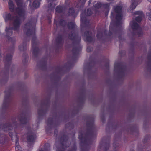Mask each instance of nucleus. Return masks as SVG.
<instances>
[{"label":"nucleus","instance_id":"nucleus-1","mask_svg":"<svg viewBox=\"0 0 151 151\" xmlns=\"http://www.w3.org/2000/svg\"><path fill=\"white\" fill-rule=\"evenodd\" d=\"M18 6L15 9V12L17 14L19 17L14 15L12 18L11 15L10 13L5 14L4 17L5 22L10 20L13 25V28H9L8 29L6 27V31L7 36L12 35L13 33V29L17 31L18 30L21 22V19H24L26 15V12L23 4L21 0H15Z\"/></svg>","mask_w":151,"mask_h":151},{"label":"nucleus","instance_id":"nucleus-2","mask_svg":"<svg viewBox=\"0 0 151 151\" xmlns=\"http://www.w3.org/2000/svg\"><path fill=\"white\" fill-rule=\"evenodd\" d=\"M35 20H33L26 23L25 25L24 30L27 36L32 35L33 36L32 39V48L33 49V54L35 56H36L38 53L39 49L37 47L36 38L35 37Z\"/></svg>","mask_w":151,"mask_h":151},{"label":"nucleus","instance_id":"nucleus-3","mask_svg":"<svg viewBox=\"0 0 151 151\" xmlns=\"http://www.w3.org/2000/svg\"><path fill=\"white\" fill-rule=\"evenodd\" d=\"M113 9L116 14V25L119 27L123 24L124 21L122 13V6L120 5H117L114 7Z\"/></svg>","mask_w":151,"mask_h":151},{"label":"nucleus","instance_id":"nucleus-4","mask_svg":"<svg viewBox=\"0 0 151 151\" xmlns=\"http://www.w3.org/2000/svg\"><path fill=\"white\" fill-rule=\"evenodd\" d=\"M130 25L133 31V34L134 35H137L138 37H140L143 35L141 28L139 26L138 24L134 21H132L130 23Z\"/></svg>","mask_w":151,"mask_h":151},{"label":"nucleus","instance_id":"nucleus-5","mask_svg":"<svg viewBox=\"0 0 151 151\" xmlns=\"http://www.w3.org/2000/svg\"><path fill=\"white\" fill-rule=\"evenodd\" d=\"M114 70L116 72L118 71L120 75L123 76L126 72L125 67L121 63L119 62H115L114 64Z\"/></svg>","mask_w":151,"mask_h":151},{"label":"nucleus","instance_id":"nucleus-6","mask_svg":"<svg viewBox=\"0 0 151 151\" xmlns=\"http://www.w3.org/2000/svg\"><path fill=\"white\" fill-rule=\"evenodd\" d=\"M63 140L62 142V144L63 147L60 150L58 148H57V151H65V148L67 147L68 146L67 145L68 143V140L66 139L65 137H63ZM76 146L75 144H74L73 147H72V148L68 151H76Z\"/></svg>","mask_w":151,"mask_h":151},{"label":"nucleus","instance_id":"nucleus-7","mask_svg":"<svg viewBox=\"0 0 151 151\" xmlns=\"http://www.w3.org/2000/svg\"><path fill=\"white\" fill-rule=\"evenodd\" d=\"M41 0H35L33 3L32 6H31L30 5L32 0H27V1L28 2H29V7L30 9H33L34 8H37L40 5V2Z\"/></svg>","mask_w":151,"mask_h":151},{"label":"nucleus","instance_id":"nucleus-8","mask_svg":"<svg viewBox=\"0 0 151 151\" xmlns=\"http://www.w3.org/2000/svg\"><path fill=\"white\" fill-rule=\"evenodd\" d=\"M132 2L128 9V12H132L136 6L138 4V0H132Z\"/></svg>","mask_w":151,"mask_h":151},{"label":"nucleus","instance_id":"nucleus-9","mask_svg":"<svg viewBox=\"0 0 151 151\" xmlns=\"http://www.w3.org/2000/svg\"><path fill=\"white\" fill-rule=\"evenodd\" d=\"M84 36L85 40L88 42H91L93 39L92 37L91 33L89 31H86L84 33Z\"/></svg>","mask_w":151,"mask_h":151},{"label":"nucleus","instance_id":"nucleus-10","mask_svg":"<svg viewBox=\"0 0 151 151\" xmlns=\"http://www.w3.org/2000/svg\"><path fill=\"white\" fill-rule=\"evenodd\" d=\"M134 14L138 15V16L136 17L135 20L138 22H140L144 15L143 12L141 11H137L135 12Z\"/></svg>","mask_w":151,"mask_h":151},{"label":"nucleus","instance_id":"nucleus-11","mask_svg":"<svg viewBox=\"0 0 151 151\" xmlns=\"http://www.w3.org/2000/svg\"><path fill=\"white\" fill-rule=\"evenodd\" d=\"M36 139V136L34 134L31 133L28 135L27 137V141L29 143H32Z\"/></svg>","mask_w":151,"mask_h":151},{"label":"nucleus","instance_id":"nucleus-12","mask_svg":"<svg viewBox=\"0 0 151 151\" xmlns=\"http://www.w3.org/2000/svg\"><path fill=\"white\" fill-rule=\"evenodd\" d=\"M79 138L83 143H85L87 142V137H86L83 133L82 132H79Z\"/></svg>","mask_w":151,"mask_h":151},{"label":"nucleus","instance_id":"nucleus-13","mask_svg":"<svg viewBox=\"0 0 151 151\" xmlns=\"http://www.w3.org/2000/svg\"><path fill=\"white\" fill-rule=\"evenodd\" d=\"M81 47H74L72 50V52L74 55H77L81 51Z\"/></svg>","mask_w":151,"mask_h":151},{"label":"nucleus","instance_id":"nucleus-14","mask_svg":"<svg viewBox=\"0 0 151 151\" xmlns=\"http://www.w3.org/2000/svg\"><path fill=\"white\" fill-rule=\"evenodd\" d=\"M109 145L108 143H105L104 145L103 144H100L99 146V148L103 149L104 151H106L109 149Z\"/></svg>","mask_w":151,"mask_h":151},{"label":"nucleus","instance_id":"nucleus-15","mask_svg":"<svg viewBox=\"0 0 151 151\" xmlns=\"http://www.w3.org/2000/svg\"><path fill=\"white\" fill-rule=\"evenodd\" d=\"M65 9V8L61 6H58L56 8L55 15L56 16L57 13H61Z\"/></svg>","mask_w":151,"mask_h":151},{"label":"nucleus","instance_id":"nucleus-16","mask_svg":"<svg viewBox=\"0 0 151 151\" xmlns=\"http://www.w3.org/2000/svg\"><path fill=\"white\" fill-rule=\"evenodd\" d=\"M20 117L21 118L19 119L20 123L22 124H24L26 123L27 121L25 115L24 114H22Z\"/></svg>","mask_w":151,"mask_h":151},{"label":"nucleus","instance_id":"nucleus-17","mask_svg":"<svg viewBox=\"0 0 151 151\" xmlns=\"http://www.w3.org/2000/svg\"><path fill=\"white\" fill-rule=\"evenodd\" d=\"M68 28L70 29L76 30V25L74 22H70L67 25Z\"/></svg>","mask_w":151,"mask_h":151},{"label":"nucleus","instance_id":"nucleus-18","mask_svg":"<svg viewBox=\"0 0 151 151\" xmlns=\"http://www.w3.org/2000/svg\"><path fill=\"white\" fill-rule=\"evenodd\" d=\"M12 128V126L9 124H7L4 125L3 129L5 132H8V131L11 130Z\"/></svg>","mask_w":151,"mask_h":151},{"label":"nucleus","instance_id":"nucleus-19","mask_svg":"<svg viewBox=\"0 0 151 151\" xmlns=\"http://www.w3.org/2000/svg\"><path fill=\"white\" fill-rule=\"evenodd\" d=\"M69 38L72 40H76L77 39L80 40V38L78 37L77 35L75 33H73L72 34H70L69 36Z\"/></svg>","mask_w":151,"mask_h":151},{"label":"nucleus","instance_id":"nucleus-20","mask_svg":"<svg viewBox=\"0 0 151 151\" xmlns=\"http://www.w3.org/2000/svg\"><path fill=\"white\" fill-rule=\"evenodd\" d=\"M8 4L10 10L12 12L14 11V6L13 1L12 0H9Z\"/></svg>","mask_w":151,"mask_h":151},{"label":"nucleus","instance_id":"nucleus-21","mask_svg":"<svg viewBox=\"0 0 151 151\" xmlns=\"http://www.w3.org/2000/svg\"><path fill=\"white\" fill-rule=\"evenodd\" d=\"M81 21L82 23L84 24H86L88 22V20L86 19V18L83 17V14H81L80 15Z\"/></svg>","mask_w":151,"mask_h":151},{"label":"nucleus","instance_id":"nucleus-22","mask_svg":"<svg viewBox=\"0 0 151 151\" xmlns=\"http://www.w3.org/2000/svg\"><path fill=\"white\" fill-rule=\"evenodd\" d=\"M26 45L25 42H24L22 45L19 46V48L20 51H24L26 49Z\"/></svg>","mask_w":151,"mask_h":151},{"label":"nucleus","instance_id":"nucleus-23","mask_svg":"<svg viewBox=\"0 0 151 151\" xmlns=\"http://www.w3.org/2000/svg\"><path fill=\"white\" fill-rule=\"evenodd\" d=\"M12 58V54H10L9 55H7L6 57V61L8 64H9L10 61L11 60Z\"/></svg>","mask_w":151,"mask_h":151},{"label":"nucleus","instance_id":"nucleus-24","mask_svg":"<svg viewBox=\"0 0 151 151\" xmlns=\"http://www.w3.org/2000/svg\"><path fill=\"white\" fill-rule=\"evenodd\" d=\"M63 41V38L61 36H58L56 39V42L58 44L61 43Z\"/></svg>","mask_w":151,"mask_h":151},{"label":"nucleus","instance_id":"nucleus-25","mask_svg":"<svg viewBox=\"0 0 151 151\" xmlns=\"http://www.w3.org/2000/svg\"><path fill=\"white\" fill-rule=\"evenodd\" d=\"M10 93L9 92L8 93L6 92V91L5 92V99L4 101V104H5L7 101H8V99L10 96Z\"/></svg>","mask_w":151,"mask_h":151},{"label":"nucleus","instance_id":"nucleus-26","mask_svg":"<svg viewBox=\"0 0 151 151\" xmlns=\"http://www.w3.org/2000/svg\"><path fill=\"white\" fill-rule=\"evenodd\" d=\"M68 14L69 15L75 16V15L74 11L73 8H70L69 9Z\"/></svg>","mask_w":151,"mask_h":151},{"label":"nucleus","instance_id":"nucleus-27","mask_svg":"<svg viewBox=\"0 0 151 151\" xmlns=\"http://www.w3.org/2000/svg\"><path fill=\"white\" fill-rule=\"evenodd\" d=\"M9 135L10 136V137L12 138V139H13V138H14L17 139V140L18 139L16 135V134L14 133L13 134L11 133L10 132H9Z\"/></svg>","mask_w":151,"mask_h":151},{"label":"nucleus","instance_id":"nucleus-28","mask_svg":"<svg viewBox=\"0 0 151 151\" xmlns=\"http://www.w3.org/2000/svg\"><path fill=\"white\" fill-rule=\"evenodd\" d=\"M53 123V119L52 118L49 119L47 121V125H51Z\"/></svg>","mask_w":151,"mask_h":151},{"label":"nucleus","instance_id":"nucleus-29","mask_svg":"<svg viewBox=\"0 0 151 151\" xmlns=\"http://www.w3.org/2000/svg\"><path fill=\"white\" fill-rule=\"evenodd\" d=\"M27 56L25 53L24 54L22 57V60L24 62H25L26 61L27 59Z\"/></svg>","mask_w":151,"mask_h":151},{"label":"nucleus","instance_id":"nucleus-30","mask_svg":"<svg viewBox=\"0 0 151 151\" xmlns=\"http://www.w3.org/2000/svg\"><path fill=\"white\" fill-rule=\"evenodd\" d=\"M59 24L60 25L65 26L66 25V21L65 20H61L59 22Z\"/></svg>","mask_w":151,"mask_h":151},{"label":"nucleus","instance_id":"nucleus-31","mask_svg":"<svg viewBox=\"0 0 151 151\" xmlns=\"http://www.w3.org/2000/svg\"><path fill=\"white\" fill-rule=\"evenodd\" d=\"M102 33L99 31H98L97 35V37L98 39H99L102 37Z\"/></svg>","mask_w":151,"mask_h":151},{"label":"nucleus","instance_id":"nucleus-32","mask_svg":"<svg viewBox=\"0 0 151 151\" xmlns=\"http://www.w3.org/2000/svg\"><path fill=\"white\" fill-rule=\"evenodd\" d=\"M92 13L91 10L90 9H88L87 10L86 15L88 16H90L91 15Z\"/></svg>","mask_w":151,"mask_h":151},{"label":"nucleus","instance_id":"nucleus-33","mask_svg":"<svg viewBox=\"0 0 151 151\" xmlns=\"http://www.w3.org/2000/svg\"><path fill=\"white\" fill-rule=\"evenodd\" d=\"M101 6V4L100 3H97L94 5V6L95 8L98 9Z\"/></svg>","mask_w":151,"mask_h":151},{"label":"nucleus","instance_id":"nucleus-34","mask_svg":"<svg viewBox=\"0 0 151 151\" xmlns=\"http://www.w3.org/2000/svg\"><path fill=\"white\" fill-rule=\"evenodd\" d=\"M38 114L40 115H42L43 114V113H44V111L42 110H38Z\"/></svg>","mask_w":151,"mask_h":151},{"label":"nucleus","instance_id":"nucleus-35","mask_svg":"<svg viewBox=\"0 0 151 151\" xmlns=\"http://www.w3.org/2000/svg\"><path fill=\"white\" fill-rule=\"evenodd\" d=\"M147 15L148 16V19L151 21V13H147Z\"/></svg>","mask_w":151,"mask_h":151},{"label":"nucleus","instance_id":"nucleus-36","mask_svg":"<svg viewBox=\"0 0 151 151\" xmlns=\"http://www.w3.org/2000/svg\"><path fill=\"white\" fill-rule=\"evenodd\" d=\"M93 50V48L91 47H88L87 48V51L88 52H91Z\"/></svg>","mask_w":151,"mask_h":151},{"label":"nucleus","instance_id":"nucleus-37","mask_svg":"<svg viewBox=\"0 0 151 151\" xmlns=\"http://www.w3.org/2000/svg\"><path fill=\"white\" fill-rule=\"evenodd\" d=\"M114 14L113 12H111V19L112 20L113 18H114Z\"/></svg>","mask_w":151,"mask_h":151},{"label":"nucleus","instance_id":"nucleus-38","mask_svg":"<svg viewBox=\"0 0 151 151\" xmlns=\"http://www.w3.org/2000/svg\"><path fill=\"white\" fill-rule=\"evenodd\" d=\"M91 0H90L88 2V5L89 4H90L91 3Z\"/></svg>","mask_w":151,"mask_h":151},{"label":"nucleus","instance_id":"nucleus-39","mask_svg":"<svg viewBox=\"0 0 151 151\" xmlns=\"http://www.w3.org/2000/svg\"><path fill=\"white\" fill-rule=\"evenodd\" d=\"M54 24H56V25H57V24L56 23L55 20V19H54Z\"/></svg>","mask_w":151,"mask_h":151},{"label":"nucleus","instance_id":"nucleus-40","mask_svg":"<svg viewBox=\"0 0 151 151\" xmlns=\"http://www.w3.org/2000/svg\"><path fill=\"white\" fill-rule=\"evenodd\" d=\"M13 125H16V123H15V122H14V123H13Z\"/></svg>","mask_w":151,"mask_h":151},{"label":"nucleus","instance_id":"nucleus-41","mask_svg":"<svg viewBox=\"0 0 151 151\" xmlns=\"http://www.w3.org/2000/svg\"><path fill=\"white\" fill-rule=\"evenodd\" d=\"M11 40H12L11 38H9V41H11Z\"/></svg>","mask_w":151,"mask_h":151},{"label":"nucleus","instance_id":"nucleus-42","mask_svg":"<svg viewBox=\"0 0 151 151\" xmlns=\"http://www.w3.org/2000/svg\"><path fill=\"white\" fill-rule=\"evenodd\" d=\"M149 2H151V0H147Z\"/></svg>","mask_w":151,"mask_h":151},{"label":"nucleus","instance_id":"nucleus-43","mask_svg":"<svg viewBox=\"0 0 151 151\" xmlns=\"http://www.w3.org/2000/svg\"><path fill=\"white\" fill-rule=\"evenodd\" d=\"M113 23V21H112L111 22V24H112Z\"/></svg>","mask_w":151,"mask_h":151},{"label":"nucleus","instance_id":"nucleus-44","mask_svg":"<svg viewBox=\"0 0 151 151\" xmlns=\"http://www.w3.org/2000/svg\"><path fill=\"white\" fill-rule=\"evenodd\" d=\"M150 12H151V8H150Z\"/></svg>","mask_w":151,"mask_h":151},{"label":"nucleus","instance_id":"nucleus-45","mask_svg":"<svg viewBox=\"0 0 151 151\" xmlns=\"http://www.w3.org/2000/svg\"><path fill=\"white\" fill-rule=\"evenodd\" d=\"M40 151H44L43 150H40Z\"/></svg>","mask_w":151,"mask_h":151},{"label":"nucleus","instance_id":"nucleus-46","mask_svg":"<svg viewBox=\"0 0 151 151\" xmlns=\"http://www.w3.org/2000/svg\"><path fill=\"white\" fill-rule=\"evenodd\" d=\"M5 67L6 66V63L5 64Z\"/></svg>","mask_w":151,"mask_h":151},{"label":"nucleus","instance_id":"nucleus-47","mask_svg":"<svg viewBox=\"0 0 151 151\" xmlns=\"http://www.w3.org/2000/svg\"><path fill=\"white\" fill-rule=\"evenodd\" d=\"M17 126H20V125H17Z\"/></svg>","mask_w":151,"mask_h":151},{"label":"nucleus","instance_id":"nucleus-48","mask_svg":"<svg viewBox=\"0 0 151 151\" xmlns=\"http://www.w3.org/2000/svg\"><path fill=\"white\" fill-rule=\"evenodd\" d=\"M130 151H134V150H131Z\"/></svg>","mask_w":151,"mask_h":151},{"label":"nucleus","instance_id":"nucleus-49","mask_svg":"<svg viewBox=\"0 0 151 151\" xmlns=\"http://www.w3.org/2000/svg\"><path fill=\"white\" fill-rule=\"evenodd\" d=\"M0 143H1V142H0Z\"/></svg>","mask_w":151,"mask_h":151}]
</instances>
